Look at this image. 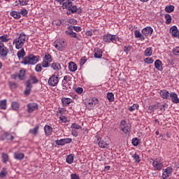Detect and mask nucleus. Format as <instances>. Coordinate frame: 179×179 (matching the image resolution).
Segmentation results:
<instances>
[{
	"label": "nucleus",
	"mask_w": 179,
	"mask_h": 179,
	"mask_svg": "<svg viewBox=\"0 0 179 179\" xmlns=\"http://www.w3.org/2000/svg\"><path fill=\"white\" fill-rule=\"evenodd\" d=\"M25 56L26 52L23 48L20 49L17 53V57L19 59H22V58H23L21 64H23L24 65H36V64L38 62V56H34V55H29L27 57Z\"/></svg>",
	"instance_id": "f257e3e1"
},
{
	"label": "nucleus",
	"mask_w": 179,
	"mask_h": 179,
	"mask_svg": "<svg viewBox=\"0 0 179 179\" xmlns=\"http://www.w3.org/2000/svg\"><path fill=\"white\" fill-rule=\"evenodd\" d=\"M27 40H29L27 35L22 33L17 38L13 39V45H15L16 50H20L23 48V45H24Z\"/></svg>",
	"instance_id": "f03ea898"
},
{
	"label": "nucleus",
	"mask_w": 179,
	"mask_h": 179,
	"mask_svg": "<svg viewBox=\"0 0 179 179\" xmlns=\"http://www.w3.org/2000/svg\"><path fill=\"white\" fill-rule=\"evenodd\" d=\"M31 82L34 85H36L38 83V80L37 78H36V76H32L28 80L25 82L26 88L24 93L26 96H29V94H30V92H31V87H33V85H31Z\"/></svg>",
	"instance_id": "7ed1b4c3"
},
{
	"label": "nucleus",
	"mask_w": 179,
	"mask_h": 179,
	"mask_svg": "<svg viewBox=\"0 0 179 179\" xmlns=\"http://www.w3.org/2000/svg\"><path fill=\"white\" fill-rule=\"evenodd\" d=\"M9 54V49L5 46L3 43L0 41V59L5 61L8 59V55Z\"/></svg>",
	"instance_id": "20e7f679"
},
{
	"label": "nucleus",
	"mask_w": 179,
	"mask_h": 179,
	"mask_svg": "<svg viewBox=\"0 0 179 179\" xmlns=\"http://www.w3.org/2000/svg\"><path fill=\"white\" fill-rule=\"evenodd\" d=\"M103 41L105 43H114L115 44H117V41H120V38L117 36V35H113V34L103 35Z\"/></svg>",
	"instance_id": "39448f33"
},
{
	"label": "nucleus",
	"mask_w": 179,
	"mask_h": 179,
	"mask_svg": "<svg viewBox=\"0 0 179 179\" xmlns=\"http://www.w3.org/2000/svg\"><path fill=\"white\" fill-rule=\"evenodd\" d=\"M131 127V124L127 123V121L125 120H122L120 122V129L125 135H128L130 134Z\"/></svg>",
	"instance_id": "423d86ee"
},
{
	"label": "nucleus",
	"mask_w": 179,
	"mask_h": 179,
	"mask_svg": "<svg viewBox=\"0 0 179 179\" xmlns=\"http://www.w3.org/2000/svg\"><path fill=\"white\" fill-rule=\"evenodd\" d=\"M59 82V75H57L55 73L52 75V76L49 78L48 83L49 86L52 87H55L58 85Z\"/></svg>",
	"instance_id": "0eeeda50"
},
{
	"label": "nucleus",
	"mask_w": 179,
	"mask_h": 179,
	"mask_svg": "<svg viewBox=\"0 0 179 179\" xmlns=\"http://www.w3.org/2000/svg\"><path fill=\"white\" fill-rule=\"evenodd\" d=\"M96 104H99V99L94 97L91 100L88 101L86 104V108L90 110H93V108L96 107Z\"/></svg>",
	"instance_id": "6e6552de"
},
{
	"label": "nucleus",
	"mask_w": 179,
	"mask_h": 179,
	"mask_svg": "<svg viewBox=\"0 0 179 179\" xmlns=\"http://www.w3.org/2000/svg\"><path fill=\"white\" fill-rule=\"evenodd\" d=\"M55 47L59 51H64L65 50V41L58 39L55 43Z\"/></svg>",
	"instance_id": "1a4fd4ad"
},
{
	"label": "nucleus",
	"mask_w": 179,
	"mask_h": 179,
	"mask_svg": "<svg viewBox=\"0 0 179 179\" xmlns=\"http://www.w3.org/2000/svg\"><path fill=\"white\" fill-rule=\"evenodd\" d=\"M142 34L144 37H148V36H152L153 34V28L152 27H146L141 31Z\"/></svg>",
	"instance_id": "9d476101"
},
{
	"label": "nucleus",
	"mask_w": 179,
	"mask_h": 179,
	"mask_svg": "<svg viewBox=\"0 0 179 179\" xmlns=\"http://www.w3.org/2000/svg\"><path fill=\"white\" fill-rule=\"evenodd\" d=\"M173 173V168L171 167H167L165 169H163L162 173V178L163 179H167L168 177H170V174Z\"/></svg>",
	"instance_id": "9b49d317"
},
{
	"label": "nucleus",
	"mask_w": 179,
	"mask_h": 179,
	"mask_svg": "<svg viewBox=\"0 0 179 179\" xmlns=\"http://www.w3.org/2000/svg\"><path fill=\"white\" fill-rule=\"evenodd\" d=\"M96 143H98V146L102 149H107L108 148V143L103 141L101 137L97 138Z\"/></svg>",
	"instance_id": "f8f14e48"
},
{
	"label": "nucleus",
	"mask_w": 179,
	"mask_h": 179,
	"mask_svg": "<svg viewBox=\"0 0 179 179\" xmlns=\"http://www.w3.org/2000/svg\"><path fill=\"white\" fill-rule=\"evenodd\" d=\"M152 161V166L155 170H157V171H160L162 169H163V164L158 161H155L153 159H151Z\"/></svg>",
	"instance_id": "ddd939ff"
},
{
	"label": "nucleus",
	"mask_w": 179,
	"mask_h": 179,
	"mask_svg": "<svg viewBox=\"0 0 179 179\" xmlns=\"http://www.w3.org/2000/svg\"><path fill=\"white\" fill-rule=\"evenodd\" d=\"M171 100V101L173 103H174V104H178L179 103V99H178V95H177V94H176L175 92H171L169 94V100Z\"/></svg>",
	"instance_id": "4468645a"
},
{
	"label": "nucleus",
	"mask_w": 179,
	"mask_h": 179,
	"mask_svg": "<svg viewBox=\"0 0 179 179\" xmlns=\"http://www.w3.org/2000/svg\"><path fill=\"white\" fill-rule=\"evenodd\" d=\"M69 30L65 31L66 36H70V37H72L73 38H79L78 34L72 30L71 27H69Z\"/></svg>",
	"instance_id": "2eb2a0df"
},
{
	"label": "nucleus",
	"mask_w": 179,
	"mask_h": 179,
	"mask_svg": "<svg viewBox=\"0 0 179 179\" xmlns=\"http://www.w3.org/2000/svg\"><path fill=\"white\" fill-rule=\"evenodd\" d=\"M61 101L64 107H66L67 106H69L71 103H73V100H72V99L66 97L62 98Z\"/></svg>",
	"instance_id": "dca6fc26"
},
{
	"label": "nucleus",
	"mask_w": 179,
	"mask_h": 179,
	"mask_svg": "<svg viewBox=\"0 0 179 179\" xmlns=\"http://www.w3.org/2000/svg\"><path fill=\"white\" fill-rule=\"evenodd\" d=\"M27 112L28 113H33V111H36L38 108L37 103H28L27 106Z\"/></svg>",
	"instance_id": "f3484780"
},
{
	"label": "nucleus",
	"mask_w": 179,
	"mask_h": 179,
	"mask_svg": "<svg viewBox=\"0 0 179 179\" xmlns=\"http://www.w3.org/2000/svg\"><path fill=\"white\" fill-rule=\"evenodd\" d=\"M160 96L161 97H162V99H164L166 100H170V92L165 90H161Z\"/></svg>",
	"instance_id": "a211bd4d"
},
{
	"label": "nucleus",
	"mask_w": 179,
	"mask_h": 179,
	"mask_svg": "<svg viewBox=\"0 0 179 179\" xmlns=\"http://www.w3.org/2000/svg\"><path fill=\"white\" fill-rule=\"evenodd\" d=\"M134 36L136 38H139L141 41H145V35L141 33L139 30L134 31Z\"/></svg>",
	"instance_id": "6ab92c4d"
},
{
	"label": "nucleus",
	"mask_w": 179,
	"mask_h": 179,
	"mask_svg": "<svg viewBox=\"0 0 179 179\" xmlns=\"http://www.w3.org/2000/svg\"><path fill=\"white\" fill-rule=\"evenodd\" d=\"M170 33L173 37H179V31L176 26L171 27Z\"/></svg>",
	"instance_id": "aec40b11"
},
{
	"label": "nucleus",
	"mask_w": 179,
	"mask_h": 179,
	"mask_svg": "<svg viewBox=\"0 0 179 179\" xmlns=\"http://www.w3.org/2000/svg\"><path fill=\"white\" fill-rule=\"evenodd\" d=\"M155 66L158 71H160L161 72L163 71V63L162 61H160V59H157L155 62Z\"/></svg>",
	"instance_id": "412c9836"
},
{
	"label": "nucleus",
	"mask_w": 179,
	"mask_h": 179,
	"mask_svg": "<svg viewBox=\"0 0 179 179\" xmlns=\"http://www.w3.org/2000/svg\"><path fill=\"white\" fill-rule=\"evenodd\" d=\"M44 131L46 136H50V135H52V127H51L50 125L46 124L44 127Z\"/></svg>",
	"instance_id": "4be33fe9"
},
{
	"label": "nucleus",
	"mask_w": 179,
	"mask_h": 179,
	"mask_svg": "<svg viewBox=\"0 0 179 179\" xmlns=\"http://www.w3.org/2000/svg\"><path fill=\"white\" fill-rule=\"evenodd\" d=\"M78 12V7L76 6H71L69 9H67L66 15H72Z\"/></svg>",
	"instance_id": "5701e85b"
},
{
	"label": "nucleus",
	"mask_w": 179,
	"mask_h": 179,
	"mask_svg": "<svg viewBox=\"0 0 179 179\" xmlns=\"http://www.w3.org/2000/svg\"><path fill=\"white\" fill-rule=\"evenodd\" d=\"M69 69L71 72H76V71H78V65H76L75 62H71L69 64Z\"/></svg>",
	"instance_id": "b1692460"
},
{
	"label": "nucleus",
	"mask_w": 179,
	"mask_h": 179,
	"mask_svg": "<svg viewBox=\"0 0 179 179\" xmlns=\"http://www.w3.org/2000/svg\"><path fill=\"white\" fill-rule=\"evenodd\" d=\"M51 68L54 69V71H56V72H59L61 69H62V67H61V64L57 62H54L51 64Z\"/></svg>",
	"instance_id": "393cba45"
},
{
	"label": "nucleus",
	"mask_w": 179,
	"mask_h": 179,
	"mask_svg": "<svg viewBox=\"0 0 179 179\" xmlns=\"http://www.w3.org/2000/svg\"><path fill=\"white\" fill-rule=\"evenodd\" d=\"M153 54V49L152 47L147 48L144 52L145 57H152Z\"/></svg>",
	"instance_id": "a878e982"
},
{
	"label": "nucleus",
	"mask_w": 179,
	"mask_h": 179,
	"mask_svg": "<svg viewBox=\"0 0 179 179\" xmlns=\"http://www.w3.org/2000/svg\"><path fill=\"white\" fill-rule=\"evenodd\" d=\"M39 128H40V126L36 125L34 129H29V134L36 136L38 134Z\"/></svg>",
	"instance_id": "bb28decb"
},
{
	"label": "nucleus",
	"mask_w": 179,
	"mask_h": 179,
	"mask_svg": "<svg viewBox=\"0 0 179 179\" xmlns=\"http://www.w3.org/2000/svg\"><path fill=\"white\" fill-rule=\"evenodd\" d=\"M14 157L16 160H22V159H24V154L16 152L14 153Z\"/></svg>",
	"instance_id": "cd10ccee"
},
{
	"label": "nucleus",
	"mask_w": 179,
	"mask_h": 179,
	"mask_svg": "<svg viewBox=\"0 0 179 179\" xmlns=\"http://www.w3.org/2000/svg\"><path fill=\"white\" fill-rule=\"evenodd\" d=\"M10 38H9V36L8 34H3L2 36H0V41L1 43H8Z\"/></svg>",
	"instance_id": "c85d7f7f"
},
{
	"label": "nucleus",
	"mask_w": 179,
	"mask_h": 179,
	"mask_svg": "<svg viewBox=\"0 0 179 179\" xmlns=\"http://www.w3.org/2000/svg\"><path fill=\"white\" fill-rule=\"evenodd\" d=\"M73 3H72V1L67 0L66 1H64L62 8L63 9H69V8H71V6H72Z\"/></svg>",
	"instance_id": "c756f323"
},
{
	"label": "nucleus",
	"mask_w": 179,
	"mask_h": 179,
	"mask_svg": "<svg viewBox=\"0 0 179 179\" xmlns=\"http://www.w3.org/2000/svg\"><path fill=\"white\" fill-rule=\"evenodd\" d=\"M20 107V105L18 103L17 101H13L11 103V108L14 111H17L19 110V108Z\"/></svg>",
	"instance_id": "7c9ffc66"
},
{
	"label": "nucleus",
	"mask_w": 179,
	"mask_h": 179,
	"mask_svg": "<svg viewBox=\"0 0 179 179\" xmlns=\"http://www.w3.org/2000/svg\"><path fill=\"white\" fill-rule=\"evenodd\" d=\"M10 15L13 17H14V19H20V17H22L20 13H17V11H15V10L11 11L10 13Z\"/></svg>",
	"instance_id": "2f4dec72"
},
{
	"label": "nucleus",
	"mask_w": 179,
	"mask_h": 179,
	"mask_svg": "<svg viewBox=\"0 0 179 179\" xmlns=\"http://www.w3.org/2000/svg\"><path fill=\"white\" fill-rule=\"evenodd\" d=\"M94 58L100 59L101 57H103V51H101V49H98L94 54Z\"/></svg>",
	"instance_id": "473e14b6"
},
{
	"label": "nucleus",
	"mask_w": 179,
	"mask_h": 179,
	"mask_svg": "<svg viewBox=\"0 0 179 179\" xmlns=\"http://www.w3.org/2000/svg\"><path fill=\"white\" fill-rule=\"evenodd\" d=\"M18 75V79L20 80H23L24 79V76H26V71L24 70H20Z\"/></svg>",
	"instance_id": "72a5a7b5"
},
{
	"label": "nucleus",
	"mask_w": 179,
	"mask_h": 179,
	"mask_svg": "<svg viewBox=\"0 0 179 179\" xmlns=\"http://www.w3.org/2000/svg\"><path fill=\"white\" fill-rule=\"evenodd\" d=\"M43 68H50L51 66V62H49L48 60H43L41 63Z\"/></svg>",
	"instance_id": "f704fd0d"
},
{
	"label": "nucleus",
	"mask_w": 179,
	"mask_h": 179,
	"mask_svg": "<svg viewBox=\"0 0 179 179\" xmlns=\"http://www.w3.org/2000/svg\"><path fill=\"white\" fill-rule=\"evenodd\" d=\"M66 162L69 164H72L73 163V155L71 154V155H68L66 157Z\"/></svg>",
	"instance_id": "c9c22d12"
},
{
	"label": "nucleus",
	"mask_w": 179,
	"mask_h": 179,
	"mask_svg": "<svg viewBox=\"0 0 179 179\" xmlns=\"http://www.w3.org/2000/svg\"><path fill=\"white\" fill-rule=\"evenodd\" d=\"M165 11H166L167 13H171V12H174V6L173 5L166 6L165 7Z\"/></svg>",
	"instance_id": "e433bc0d"
},
{
	"label": "nucleus",
	"mask_w": 179,
	"mask_h": 179,
	"mask_svg": "<svg viewBox=\"0 0 179 179\" xmlns=\"http://www.w3.org/2000/svg\"><path fill=\"white\" fill-rule=\"evenodd\" d=\"M6 176H8V171H6V169L3 168L0 172V178H5Z\"/></svg>",
	"instance_id": "4c0bfd02"
},
{
	"label": "nucleus",
	"mask_w": 179,
	"mask_h": 179,
	"mask_svg": "<svg viewBox=\"0 0 179 179\" xmlns=\"http://www.w3.org/2000/svg\"><path fill=\"white\" fill-rule=\"evenodd\" d=\"M0 108L1 110H6V99L0 101Z\"/></svg>",
	"instance_id": "58836bf2"
},
{
	"label": "nucleus",
	"mask_w": 179,
	"mask_h": 179,
	"mask_svg": "<svg viewBox=\"0 0 179 179\" xmlns=\"http://www.w3.org/2000/svg\"><path fill=\"white\" fill-rule=\"evenodd\" d=\"M45 61H49L50 62H52V57H51V55H50L48 52L45 53V57L43 58Z\"/></svg>",
	"instance_id": "ea45409f"
},
{
	"label": "nucleus",
	"mask_w": 179,
	"mask_h": 179,
	"mask_svg": "<svg viewBox=\"0 0 179 179\" xmlns=\"http://www.w3.org/2000/svg\"><path fill=\"white\" fill-rule=\"evenodd\" d=\"M3 136L8 141H13V139H15V137H13V136L10 135V134H9V133H8V132L4 133Z\"/></svg>",
	"instance_id": "a19ab883"
},
{
	"label": "nucleus",
	"mask_w": 179,
	"mask_h": 179,
	"mask_svg": "<svg viewBox=\"0 0 179 179\" xmlns=\"http://www.w3.org/2000/svg\"><path fill=\"white\" fill-rule=\"evenodd\" d=\"M166 106H167V104L166 103H164L162 105L161 103H157V108H159L161 111H166V108H164Z\"/></svg>",
	"instance_id": "79ce46f5"
},
{
	"label": "nucleus",
	"mask_w": 179,
	"mask_h": 179,
	"mask_svg": "<svg viewBox=\"0 0 179 179\" xmlns=\"http://www.w3.org/2000/svg\"><path fill=\"white\" fill-rule=\"evenodd\" d=\"M138 108H139V105L138 103H134L129 108V111H135V110H138Z\"/></svg>",
	"instance_id": "37998d69"
},
{
	"label": "nucleus",
	"mask_w": 179,
	"mask_h": 179,
	"mask_svg": "<svg viewBox=\"0 0 179 179\" xmlns=\"http://www.w3.org/2000/svg\"><path fill=\"white\" fill-rule=\"evenodd\" d=\"M107 99L110 102L114 101V94L113 92H108L107 94Z\"/></svg>",
	"instance_id": "c03bdc74"
},
{
	"label": "nucleus",
	"mask_w": 179,
	"mask_h": 179,
	"mask_svg": "<svg viewBox=\"0 0 179 179\" xmlns=\"http://www.w3.org/2000/svg\"><path fill=\"white\" fill-rule=\"evenodd\" d=\"M165 20L166 24H170L171 23V15L170 14H166Z\"/></svg>",
	"instance_id": "a18cd8bd"
},
{
	"label": "nucleus",
	"mask_w": 179,
	"mask_h": 179,
	"mask_svg": "<svg viewBox=\"0 0 179 179\" xmlns=\"http://www.w3.org/2000/svg\"><path fill=\"white\" fill-rule=\"evenodd\" d=\"M8 160H9V156H8V154L3 153L2 154L3 163H6Z\"/></svg>",
	"instance_id": "49530a36"
},
{
	"label": "nucleus",
	"mask_w": 179,
	"mask_h": 179,
	"mask_svg": "<svg viewBox=\"0 0 179 179\" xmlns=\"http://www.w3.org/2000/svg\"><path fill=\"white\" fill-rule=\"evenodd\" d=\"M172 52H173V55L179 56V47L176 46V47L173 48L172 50Z\"/></svg>",
	"instance_id": "de8ad7c7"
},
{
	"label": "nucleus",
	"mask_w": 179,
	"mask_h": 179,
	"mask_svg": "<svg viewBox=\"0 0 179 179\" xmlns=\"http://www.w3.org/2000/svg\"><path fill=\"white\" fill-rule=\"evenodd\" d=\"M36 72H41L43 71V65L41 64H38L35 67Z\"/></svg>",
	"instance_id": "09e8293b"
},
{
	"label": "nucleus",
	"mask_w": 179,
	"mask_h": 179,
	"mask_svg": "<svg viewBox=\"0 0 179 179\" xmlns=\"http://www.w3.org/2000/svg\"><path fill=\"white\" fill-rule=\"evenodd\" d=\"M29 1H30V0H19L20 5L21 6H26L29 3Z\"/></svg>",
	"instance_id": "8fccbe9b"
},
{
	"label": "nucleus",
	"mask_w": 179,
	"mask_h": 179,
	"mask_svg": "<svg viewBox=\"0 0 179 179\" xmlns=\"http://www.w3.org/2000/svg\"><path fill=\"white\" fill-rule=\"evenodd\" d=\"M55 143H56V145H58L59 146H64V145H65L64 138H62L60 140H56Z\"/></svg>",
	"instance_id": "3c124183"
},
{
	"label": "nucleus",
	"mask_w": 179,
	"mask_h": 179,
	"mask_svg": "<svg viewBox=\"0 0 179 179\" xmlns=\"http://www.w3.org/2000/svg\"><path fill=\"white\" fill-rule=\"evenodd\" d=\"M8 84H9L10 89H12V90L17 89V83L8 82Z\"/></svg>",
	"instance_id": "603ef678"
},
{
	"label": "nucleus",
	"mask_w": 179,
	"mask_h": 179,
	"mask_svg": "<svg viewBox=\"0 0 179 179\" xmlns=\"http://www.w3.org/2000/svg\"><path fill=\"white\" fill-rule=\"evenodd\" d=\"M131 143L134 146H138L139 145V139L138 138H133Z\"/></svg>",
	"instance_id": "864d4df0"
},
{
	"label": "nucleus",
	"mask_w": 179,
	"mask_h": 179,
	"mask_svg": "<svg viewBox=\"0 0 179 179\" xmlns=\"http://www.w3.org/2000/svg\"><path fill=\"white\" fill-rule=\"evenodd\" d=\"M27 13H29V11L24 8L22 9L20 12V15H22V16H27Z\"/></svg>",
	"instance_id": "5fc2aeb1"
},
{
	"label": "nucleus",
	"mask_w": 179,
	"mask_h": 179,
	"mask_svg": "<svg viewBox=\"0 0 179 179\" xmlns=\"http://www.w3.org/2000/svg\"><path fill=\"white\" fill-rule=\"evenodd\" d=\"M145 64H153V59L152 57H147L144 59Z\"/></svg>",
	"instance_id": "6e6d98bb"
},
{
	"label": "nucleus",
	"mask_w": 179,
	"mask_h": 179,
	"mask_svg": "<svg viewBox=\"0 0 179 179\" xmlns=\"http://www.w3.org/2000/svg\"><path fill=\"white\" fill-rule=\"evenodd\" d=\"M71 128L73 129H80V128H82V127H80V125H79V124H76V123H73L72 124H71Z\"/></svg>",
	"instance_id": "4d7b16f0"
},
{
	"label": "nucleus",
	"mask_w": 179,
	"mask_h": 179,
	"mask_svg": "<svg viewBox=\"0 0 179 179\" xmlns=\"http://www.w3.org/2000/svg\"><path fill=\"white\" fill-rule=\"evenodd\" d=\"M65 112H66V110L62 108L59 109L58 111L57 112V115L61 116L62 114H64Z\"/></svg>",
	"instance_id": "13d9d810"
},
{
	"label": "nucleus",
	"mask_w": 179,
	"mask_h": 179,
	"mask_svg": "<svg viewBox=\"0 0 179 179\" xmlns=\"http://www.w3.org/2000/svg\"><path fill=\"white\" fill-rule=\"evenodd\" d=\"M131 50H132V47H131V45L124 47V52H126V54H128Z\"/></svg>",
	"instance_id": "bf43d9fd"
},
{
	"label": "nucleus",
	"mask_w": 179,
	"mask_h": 179,
	"mask_svg": "<svg viewBox=\"0 0 179 179\" xmlns=\"http://www.w3.org/2000/svg\"><path fill=\"white\" fill-rule=\"evenodd\" d=\"M132 157L134 159V160H136V162H138V163L141 162L140 157L138 154L135 153L132 155Z\"/></svg>",
	"instance_id": "052dcab7"
},
{
	"label": "nucleus",
	"mask_w": 179,
	"mask_h": 179,
	"mask_svg": "<svg viewBox=\"0 0 179 179\" xmlns=\"http://www.w3.org/2000/svg\"><path fill=\"white\" fill-rule=\"evenodd\" d=\"M76 92L78 94H82V93H83V88H82L80 87H78L76 88Z\"/></svg>",
	"instance_id": "680f3d73"
},
{
	"label": "nucleus",
	"mask_w": 179,
	"mask_h": 179,
	"mask_svg": "<svg viewBox=\"0 0 179 179\" xmlns=\"http://www.w3.org/2000/svg\"><path fill=\"white\" fill-rule=\"evenodd\" d=\"M71 29H73V30H75V31L79 32V31H82V28L80 27H71Z\"/></svg>",
	"instance_id": "e2e57ef3"
},
{
	"label": "nucleus",
	"mask_w": 179,
	"mask_h": 179,
	"mask_svg": "<svg viewBox=\"0 0 179 179\" xmlns=\"http://www.w3.org/2000/svg\"><path fill=\"white\" fill-rule=\"evenodd\" d=\"M71 179H80V178L79 177V175H78L76 173L71 174Z\"/></svg>",
	"instance_id": "0e129e2a"
},
{
	"label": "nucleus",
	"mask_w": 179,
	"mask_h": 179,
	"mask_svg": "<svg viewBox=\"0 0 179 179\" xmlns=\"http://www.w3.org/2000/svg\"><path fill=\"white\" fill-rule=\"evenodd\" d=\"M71 135H73V136H75L76 138V136H78L79 134L78 133V131H76V129H73L71 131Z\"/></svg>",
	"instance_id": "69168bd1"
},
{
	"label": "nucleus",
	"mask_w": 179,
	"mask_h": 179,
	"mask_svg": "<svg viewBox=\"0 0 179 179\" xmlns=\"http://www.w3.org/2000/svg\"><path fill=\"white\" fill-rule=\"evenodd\" d=\"M63 141H64V145H66V143L72 142V138H63Z\"/></svg>",
	"instance_id": "338daca9"
},
{
	"label": "nucleus",
	"mask_w": 179,
	"mask_h": 179,
	"mask_svg": "<svg viewBox=\"0 0 179 179\" xmlns=\"http://www.w3.org/2000/svg\"><path fill=\"white\" fill-rule=\"evenodd\" d=\"M60 121H62V122H66V117L65 116H62L59 117Z\"/></svg>",
	"instance_id": "774afa93"
}]
</instances>
